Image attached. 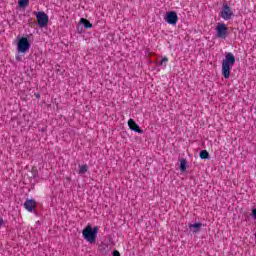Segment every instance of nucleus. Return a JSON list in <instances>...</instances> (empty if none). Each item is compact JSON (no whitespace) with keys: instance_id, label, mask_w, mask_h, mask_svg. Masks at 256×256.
Returning a JSON list of instances; mask_svg holds the SVG:
<instances>
[{"instance_id":"nucleus-16","label":"nucleus","mask_w":256,"mask_h":256,"mask_svg":"<svg viewBox=\"0 0 256 256\" xmlns=\"http://www.w3.org/2000/svg\"><path fill=\"white\" fill-rule=\"evenodd\" d=\"M167 63H169V59L167 57H164L161 62H160V66L161 67H167Z\"/></svg>"},{"instance_id":"nucleus-17","label":"nucleus","mask_w":256,"mask_h":256,"mask_svg":"<svg viewBox=\"0 0 256 256\" xmlns=\"http://www.w3.org/2000/svg\"><path fill=\"white\" fill-rule=\"evenodd\" d=\"M113 256H121V253H119V251L114 250V252L112 253Z\"/></svg>"},{"instance_id":"nucleus-1","label":"nucleus","mask_w":256,"mask_h":256,"mask_svg":"<svg viewBox=\"0 0 256 256\" xmlns=\"http://www.w3.org/2000/svg\"><path fill=\"white\" fill-rule=\"evenodd\" d=\"M235 65V55L229 52L226 54L225 59L222 61V75L224 79H229L231 77V69Z\"/></svg>"},{"instance_id":"nucleus-4","label":"nucleus","mask_w":256,"mask_h":256,"mask_svg":"<svg viewBox=\"0 0 256 256\" xmlns=\"http://www.w3.org/2000/svg\"><path fill=\"white\" fill-rule=\"evenodd\" d=\"M31 49V43H29V39L22 37L19 39L17 44L18 53H27Z\"/></svg>"},{"instance_id":"nucleus-3","label":"nucleus","mask_w":256,"mask_h":256,"mask_svg":"<svg viewBox=\"0 0 256 256\" xmlns=\"http://www.w3.org/2000/svg\"><path fill=\"white\" fill-rule=\"evenodd\" d=\"M234 15L235 14L233 13V9H231V6L227 3H224L219 13V17H221V19H223L224 21H229L233 19Z\"/></svg>"},{"instance_id":"nucleus-20","label":"nucleus","mask_w":256,"mask_h":256,"mask_svg":"<svg viewBox=\"0 0 256 256\" xmlns=\"http://www.w3.org/2000/svg\"><path fill=\"white\" fill-rule=\"evenodd\" d=\"M3 223V220L0 219V224Z\"/></svg>"},{"instance_id":"nucleus-2","label":"nucleus","mask_w":256,"mask_h":256,"mask_svg":"<svg viewBox=\"0 0 256 256\" xmlns=\"http://www.w3.org/2000/svg\"><path fill=\"white\" fill-rule=\"evenodd\" d=\"M97 233H99V227L95 226L94 228L91 225L85 227L82 231V236L84 237L85 241L88 243H95L97 239Z\"/></svg>"},{"instance_id":"nucleus-13","label":"nucleus","mask_w":256,"mask_h":256,"mask_svg":"<svg viewBox=\"0 0 256 256\" xmlns=\"http://www.w3.org/2000/svg\"><path fill=\"white\" fill-rule=\"evenodd\" d=\"M79 175H85L87 173V164L79 165Z\"/></svg>"},{"instance_id":"nucleus-12","label":"nucleus","mask_w":256,"mask_h":256,"mask_svg":"<svg viewBox=\"0 0 256 256\" xmlns=\"http://www.w3.org/2000/svg\"><path fill=\"white\" fill-rule=\"evenodd\" d=\"M180 170L182 172L187 171V160L185 159L180 160Z\"/></svg>"},{"instance_id":"nucleus-14","label":"nucleus","mask_w":256,"mask_h":256,"mask_svg":"<svg viewBox=\"0 0 256 256\" xmlns=\"http://www.w3.org/2000/svg\"><path fill=\"white\" fill-rule=\"evenodd\" d=\"M200 159H209V152L207 150L200 151Z\"/></svg>"},{"instance_id":"nucleus-5","label":"nucleus","mask_w":256,"mask_h":256,"mask_svg":"<svg viewBox=\"0 0 256 256\" xmlns=\"http://www.w3.org/2000/svg\"><path fill=\"white\" fill-rule=\"evenodd\" d=\"M215 31L218 39H227V33L229 29L227 28V25H225V23H218Z\"/></svg>"},{"instance_id":"nucleus-8","label":"nucleus","mask_w":256,"mask_h":256,"mask_svg":"<svg viewBox=\"0 0 256 256\" xmlns=\"http://www.w3.org/2000/svg\"><path fill=\"white\" fill-rule=\"evenodd\" d=\"M128 127L131 131H135V133L143 134V130L138 126L137 122L133 119L128 120Z\"/></svg>"},{"instance_id":"nucleus-10","label":"nucleus","mask_w":256,"mask_h":256,"mask_svg":"<svg viewBox=\"0 0 256 256\" xmlns=\"http://www.w3.org/2000/svg\"><path fill=\"white\" fill-rule=\"evenodd\" d=\"M188 227L191 233H199V231H201V227H203V224L201 223L189 224Z\"/></svg>"},{"instance_id":"nucleus-11","label":"nucleus","mask_w":256,"mask_h":256,"mask_svg":"<svg viewBox=\"0 0 256 256\" xmlns=\"http://www.w3.org/2000/svg\"><path fill=\"white\" fill-rule=\"evenodd\" d=\"M80 23L84 25L85 29H91L93 27V24H91V22L85 18H81Z\"/></svg>"},{"instance_id":"nucleus-7","label":"nucleus","mask_w":256,"mask_h":256,"mask_svg":"<svg viewBox=\"0 0 256 256\" xmlns=\"http://www.w3.org/2000/svg\"><path fill=\"white\" fill-rule=\"evenodd\" d=\"M165 21L169 25H177V22L179 21V16H177V12L170 11L166 13Z\"/></svg>"},{"instance_id":"nucleus-18","label":"nucleus","mask_w":256,"mask_h":256,"mask_svg":"<svg viewBox=\"0 0 256 256\" xmlns=\"http://www.w3.org/2000/svg\"><path fill=\"white\" fill-rule=\"evenodd\" d=\"M252 215H253V217L256 218V209H253V210H252Z\"/></svg>"},{"instance_id":"nucleus-15","label":"nucleus","mask_w":256,"mask_h":256,"mask_svg":"<svg viewBox=\"0 0 256 256\" xmlns=\"http://www.w3.org/2000/svg\"><path fill=\"white\" fill-rule=\"evenodd\" d=\"M18 5L19 7H27V5H29V0H19Z\"/></svg>"},{"instance_id":"nucleus-6","label":"nucleus","mask_w":256,"mask_h":256,"mask_svg":"<svg viewBox=\"0 0 256 256\" xmlns=\"http://www.w3.org/2000/svg\"><path fill=\"white\" fill-rule=\"evenodd\" d=\"M36 19L39 27L41 28L47 27V25L49 24V16L43 11L36 13Z\"/></svg>"},{"instance_id":"nucleus-19","label":"nucleus","mask_w":256,"mask_h":256,"mask_svg":"<svg viewBox=\"0 0 256 256\" xmlns=\"http://www.w3.org/2000/svg\"><path fill=\"white\" fill-rule=\"evenodd\" d=\"M36 97L39 98V94H36Z\"/></svg>"},{"instance_id":"nucleus-9","label":"nucleus","mask_w":256,"mask_h":256,"mask_svg":"<svg viewBox=\"0 0 256 256\" xmlns=\"http://www.w3.org/2000/svg\"><path fill=\"white\" fill-rule=\"evenodd\" d=\"M24 207L27 211H33V209H35V207H37V203L35 202V200H26L24 203Z\"/></svg>"}]
</instances>
